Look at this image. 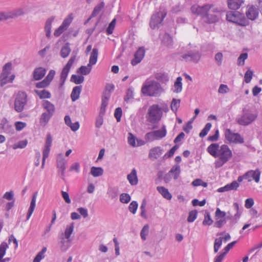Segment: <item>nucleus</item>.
I'll return each mask as SVG.
<instances>
[{
	"label": "nucleus",
	"instance_id": "obj_1",
	"mask_svg": "<svg viewBox=\"0 0 262 262\" xmlns=\"http://www.w3.org/2000/svg\"><path fill=\"white\" fill-rule=\"evenodd\" d=\"M233 209L235 211L234 215L232 214L231 210H229L227 213L225 211L221 210L219 208H217L215 212V220L214 227L221 228L226 223L227 220H230L232 223H235L240 218L242 213L243 208H239V205L237 203H234L232 206Z\"/></svg>",
	"mask_w": 262,
	"mask_h": 262
},
{
	"label": "nucleus",
	"instance_id": "obj_2",
	"mask_svg": "<svg viewBox=\"0 0 262 262\" xmlns=\"http://www.w3.org/2000/svg\"><path fill=\"white\" fill-rule=\"evenodd\" d=\"M163 92L159 83L150 79H146L141 88V93L145 96L158 97Z\"/></svg>",
	"mask_w": 262,
	"mask_h": 262
},
{
	"label": "nucleus",
	"instance_id": "obj_3",
	"mask_svg": "<svg viewBox=\"0 0 262 262\" xmlns=\"http://www.w3.org/2000/svg\"><path fill=\"white\" fill-rule=\"evenodd\" d=\"M74 223H71L66 226L63 231H61L58 234L60 248L62 251H66L70 247V244L72 241L71 235L74 232Z\"/></svg>",
	"mask_w": 262,
	"mask_h": 262
},
{
	"label": "nucleus",
	"instance_id": "obj_4",
	"mask_svg": "<svg viewBox=\"0 0 262 262\" xmlns=\"http://www.w3.org/2000/svg\"><path fill=\"white\" fill-rule=\"evenodd\" d=\"M232 156V151L227 145H221L216 156L219 159L214 163L215 167L218 168L222 167L231 159Z\"/></svg>",
	"mask_w": 262,
	"mask_h": 262
},
{
	"label": "nucleus",
	"instance_id": "obj_5",
	"mask_svg": "<svg viewBox=\"0 0 262 262\" xmlns=\"http://www.w3.org/2000/svg\"><path fill=\"white\" fill-rule=\"evenodd\" d=\"M258 117L256 111L246 110L243 114L236 118V122L241 125L247 126L254 122Z\"/></svg>",
	"mask_w": 262,
	"mask_h": 262
},
{
	"label": "nucleus",
	"instance_id": "obj_6",
	"mask_svg": "<svg viewBox=\"0 0 262 262\" xmlns=\"http://www.w3.org/2000/svg\"><path fill=\"white\" fill-rule=\"evenodd\" d=\"M12 64L6 63L3 67L2 72L0 75V85L4 86L7 84L12 83L15 78V75L11 72Z\"/></svg>",
	"mask_w": 262,
	"mask_h": 262
},
{
	"label": "nucleus",
	"instance_id": "obj_7",
	"mask_svg": "<svg viewBox=\"0 0 262 262\" xmlns=\"http://www.w3.org/2000/svg\"><path fill=\"white\" fill-rule=\"evenodd\" d=\"M162 114L161 108L158 104H153L149 107L146 118L147 121L154 124L161 120Z\"/></svg>",
	"mask_w": 262,
	"mask_h": 262
},
{
	"label": "nucleus",
	"instance_id": "obj_8",
	"mask_svg": "<svg viewBox=\"0 0 262 262\" xmlns=\"http://www.w3.org/2000/svg\"><path fill=\"white\" fill-rule=\"evenodd\" d=\"M167 130L166 126L163 125L161 128L147 133L145 135V139L148 142L159 140L166 136Z\"/></svg>",
	"mask_w": 262,
	"mask_h": 262
},
{
	"label": "nucleus",
	"instance_id": "obj_9",
	"mask_svg": "<svg viewBox=\"0 0 262 262\" xmlns=\"http://www.w3.org/2000/svg\"><path fill=\"white\" fill-rule=\"evenodd\" d=\"M225 139L229 143L242 144L244 142V138L238 133L233 132L231 129L227 128L224 131Z\"/></svg>",
	"mask_w": 262,
	"mask_h": 262
},
{
	"label": "nucleus",
	"instance_id": "obj_10",
	"mask_svg": "<svg viewBox=\"0 0 262 262\" xmlns=\"http://www.w3.org/2000/svg\"><path fill=\"white\" fill-rule=\"evenodd\" d=\"M27 94L23 92H19L16 95L14 100V109L19 113L23 111L27 103Z\"/></svg>",
	"mask_w": 262,
	"mask_h": 262
},
{
	"label": "nucleus",
	"instance_id": "obj_11",
	"mask_svg": "<svg viewBox=\"0 0 262 262\" xmlns=\"http://www.w3.org/2000/svg\"><path fill=\"white\" fill-rule=\"evenodd\" d=\"M166 15V12L164 10L154 14L150 21V27L153 29L158 28L161 25L163 19Z\"/></svg>",
	"mask_w": 262,
	"mask_h": 262
},
{
	"label": "nucleus",
	"instance_id": "obj_12",
	"mask_svg": "<svg viewBox=\"0 0 262 262\" xmlns=\"http://www.w3.org/2000/svg\"><path fill=\"white\" fill-rule=\"evenodd\" d=\"M244 16L237 11H229L226 14L227 20L244 26Z\"/></svg>",
	"mask_w": 262,
	"mask_h": 262
},
{
	"label": "nucleus",
	"instance_id": "obj_13",
	"mask_svg": "<svg viewBox=\"0 0 262 262\" xmlns=\"http://www.w3.org/2000/svg\"><path fill=\"white\" fill-rule=\"evenodd\" d=\"M72 20L73 17L71 15H68L63 20L62 24L55 30L54 35L56 37L59 36L64 31L67 30L68 28L71 24Z\"/></svg>",
	"mask_w": 262,
	"mask_h": 262
},
{
	"label": "nucleus",
	"instance_id": "obj_14",
	"mask_svg": "<svg viewBox=\"0 0 262 262\" xmlns=\"http://www.w3.org/2000/svg\"><path fill=\"white\" fill-rule=\"evenodd\" d=\"M201 57V54L198 50H192L182 55V58L187 61L198 62Z\"/></svg>",
	"mask_w": 262,
	"mask_h": 262
},
{
	"label": "nucleus",
	"instance_id": "obj_15",
	"mask_svg": "<svg viewBox=\"0 0 262 262\" xmlns=\"http://www.w3.org/2000/svg\"><path fill=\"white\" fill-rule=\"evenodd\" d=\"M211 12L215 14L208 13L205 18L206 21L209 24L218 21L221 17V12L217 8L213 7Z\"/></svg>",
	"mask_w": 262,
	"mask_h": 262
},
{
	"label": "nucleus",
	"instance_id": "obj_16",
	"mask_svg": "<svg viewBox=\"0 0 262 262\" xmlns=\"http://www.w3.org/2000/svg\"><path fill=\"white\" fill-rule=\"evenodd\" d=\"M52 137L50 133L47 134L44 147L42 150V159H46L49 155L52 144Z\"/></svg>",
	"mask_w": 262,
	"mask_h": 262
},
{
	"label": "nucleus",
	"instance_id": "obj_17",
	"mask_svg": "<svg viewBox=\"0 0 262 262\" xmlns=\"http://www.w3.org/2000/svg\"><path fill=\"white\" fill-rule=\"evenodd\" d=\"M67 161L64 159L62 154H59L56 157L57 168L59 169L62 177L64 176V171L66 169Z\"/></svg>",
	"mask_w": 262,
	"mask_h": 262
},
{
	"label": "nucleus",
	"instance_id": "obj_18",
	"mask_svg": "<svg viewBox=\"0 0 262 262\" xmlns=\"http://www.w3.org/2000/svg\"><path fill=\"white\" fill-rule=\"evenodd\" d=\"M246 180L248 182H251L254 180L256 183H258L260 180V171L259 169L250 170L245 173Z\"/></svg>",
	"mask_w": 262,
	"mask_h": 262
},
{
	"label": "nucleus",
	"instance_id": "obj_19",
	"mask_svg": "<svg viewBox=\"0 0 262 262\" xmlns=\"http://www.w3.org/2000/svg\"><path fill=\"white\" fill-rule=\"evenodd\" d=\"M163 149L160 146H156L151 148L148 154V158L152 161L158 159L163 154Z\"/></svg>",
	"mask_w": 262,
	"mask_h": 262
},
{
	"label": "nucleus",
	"instance_id": "obj_20",
	"mask_svg": "<svg viewBox=\"0 0 262 262\" xmlns=\"http://www.w3.org/2000/svg\"><path fill=\"white\" fill-rule=\"evenodd\" d=\"M75 60V56L71 57L70 58V59L69 60L67 64L63 68L61 73V75H60L61 80L66 81L67 77L68 75L71 66H72V64H73Z\"/></svg>",
	"mask_w": 262,
	"mask_h": 262
},
{
	"label": "nucleus",
	"instance_id": "obj_21",
	"mask_svg": "<svg viewBox=\"0 0 262 262\" xmlns=\"http://www.w3.org/2000/svg\"><path fill=\"white\" fill-rule=\"evenodd\" d=\"M145 52L143 47L139 48L135 53L134 59L132 60V65L135 66L140 63L144 57Z\"/></svg>",
	"mask_w": 262,
	"mask_h": 262
},
{
	"label": "nucleus",
	"instance_id": "obj_22",
	"mask_svg": "<svg viewBox=\"0 0 262 262\" xmlns=\"http://www.w3.org/2000/svg\"><path fill=\"white\" fill-rule=\"evenodd\" d=\"M246 14L247 17L249 19L254 20L258 15V10L256 7L253 5L248 6Z\"/></svg>",
	"mask_w": 262,
	"mask_h": 262
},
{
	"label": "nucleus",
	"instance_id": "obj_23",
	"mask_svg": "<svg viewBox=\"0 0 262 262\" xmlns=\"http://www.w3.org/2000/svg\"><path fill=\"white\" fill-rule=\"evenodd\" d=\"M37 192H36L33 193L32 195V198L30 203V206L28 209L27 215V220H28L31 216L32 215L34 210L36 206V200L37 198Z\"/></svg>",
	"mask_w": 262,
	"mask_h": 262
},
{
	"label": "nucleus",
	"instance_id": "obj_24",
	"mask_svg": "<svg viewBox=\"0 0 262 262\" xmlns=\"http://www.w3.org/2000/svg\"><path fill=\"white\" fill-rule=\"evenodd\" d=\"M127 179L131 185H136L138 183V179L136 170L134 168L127 176Z\"/></svg>",
	"mask_w": 262,
	"mask_h": 262
},
{
	"label": "nucleus",
	"instance_id": "obj_25",
	"mask_svg": "<svg viewBox=\"0 0 262 262\" xmlns=\"http://www.w3.org/2000/svg\"><path fill=\"white\" fill-rule=\"evenodd\" d=\"M46 70L45 68L39 67L36 68L33 72V78L36 80L41 79L46 74Z\"/></svg>",
	"mask_w": 262,
	"mask_h": 262
},
{
	"label": "nucleus",
	"instance_id": "obj_26",
	"mask_svg": "<svg viewBox=\"0 0 262 262\" xmlns=\"http://www.w3.org/2000/svg\"><path fill=\"white\" fill-rule=\"evenodd\" d=\"M162 45L167 48H171L173 45L172 37L168 34H164L162 39Z\"/></svg>",
	"mask_w": 262,
	"mask_h": 262
},
{
	"label": "nucleus",
	"instance_id": "obj_27",
	"mask_svg": "<svg viewBox=\"0 0 262 262\" xmlns=\"http://www.w3.org/2000/svg\"><path fill=\"white\" fill-rule=\"evenodd\" d=\"M181 172L180 166L179 165H176L172 166L168 175L171 176L174 180L178 179Z\"/></svg>",
	"mask_w": 262,
	"mask_h": 262
},
{
	"label": "nucleus",
	"instance_id": "obj_28",
	"mask_svg": "<svg viewBox=\"0 0 262 262\" xmlns=\"http://www.w3.org/2000/svg\"><path fill=\"white\" fill-rule=\"evenodd\" d=\"M220 146L217 143H212L207 147V151L213 157L216 158Z\"/></svg>",
	"mask_w": 262,
	"mask_h": 262
},
{
	"label": "nucleus",
	"instance_id": "obj_29",
	"mask_svg": "<svg viewBox=\"0 0 262 262\" xmlns=\"http://www.w3.org/2000/svg\"><path fill=\"white\" fill-rule=\"evenodd\" d=\"M244 0H228V6L229 9L236 10L239 8Z\"/></svg>",
	"mask_w": 262,
	"mask_h": 262
},
{
	"label": "nucleus",
	"instance_id": "obj_30",
	"mask_svg": "<svg viewBox=\"0 0 262 262\" xmlns=\"http://www.w3.org/2000/svg\"><path fill=\"white\" fill-rule=\"evenodd\" d=\"M42 106L47 111L46 113L53 115L55 111V107L52 103L48 100H44L42 101Z\"/></svg>",
	"mask_w": 262,
	"mask_h": 262
},
{
	"label": "nucleus",
	"instance_id": "obj_31",
	"mask_svg": "<svg viewBox=\"0 0 262 262\" xmlns=\"http://www.w3.org/2000/svg\"><path fill=\"white\" fill-rule=\"evenodd\" d=\"M157 189L158 192L162 195V196L167 199L170 200L172 198L171 193L169 192L168 190L163 186H158Z\"/></svg>",
	"mask_w": 262,
	"mask_h": 262
},
{
	"label": "nucleus",
	"instance_id": "obj_32",
	"mask_svg": "<svg viewBox=\"0 0 262 262\" xmlns=\"http://www.w3.org/2000/svg\"><path fill=\"white\" fill-rule=\"evenodd\" d=\"M82 86H76L74 87L71 94V97L73 101H75L79 98L81 91Z\"/></svg>",
	"mask_w": 262,
	"mask_h": 262
},
{
	"label": "nucleus",
	"instance_id": "obj_33",
	"mask_svg": "<svg viewBox=\"0 0 262 262\" xmlns=\"http://www.w3.org/2000/svg\"><path fill=\"white\" fill-rule=\"evenodd\" d=\"M98 56V50L97 48H94L91 53L89 64L93 66L95 64L97 61Z\"/></svg>",
	"mask_w": 262,
	"mask_h": 262
},
{
	"label": "nucleus",
	"instance_id": "obj_34",
	"mask_svg": "<svg viewBox=\"0 0 262 262\" xmlns=\"http://www.w3.org/2000/svg\"><path fill=\"white\" fill-rule=\"evenodd\" d=\"M92 66L89 63L86 66H81L77 70V73L84 75H88L92 70Z\"/></svg>",
	"mask_w": 262,
	"mask_h": 262
},
{
	"label": "nucleus",
	"instance_id": "obj_35",
	"mask_svg": "<svg viewBox=\"0 0 262 262\" xmlns=\"http://www.w3.org/2000/svg\"><path fill=\"white\" fill-rule=\"evenodd\" d=\"M71 49L69 44L67 43L62 47L60 52V55L62 58H65L69 55Z\"/></svg>",
	"mask_w": 262,
	"mask_h": 262
},
{
	"label": "nucleus",
	"instance_id": "obj_36",
	"mask_svg": "<svg viewBox=\"0 0 262 262\" xmlns=\"http://www.w3.org/2000/svg\"><path fill=\"white\" fill-rule=\"evenodd\" d=\"M52 116V115H51V114H50L47 113H42L40 116L39 120V122L40 124L43 126H46V124L48 123L49 121L50 120Z\"/></svg>",
	"mask_w": 262,
	"mask_h": 262
},
{
	"label": "nucleus",
	"instance_id": "obj_37",
	"mask_svg": "<svg viewBox=\"0 0 262 262\" xmlns=\"http://www.w3.org/2000/svg\"><path fill=\"white\" fill-rule=\"evenodd\" d=\"M9 246L6 242H3L0 245V262H6V259H3V257L6 254V251Z\"/></svg>",
	"mask_w": 262,
	"mask_h": 262
},
{
	"label": "nucleus",
	"instance_id": "obj_38",
	"mask_svg": "<svg viewBox=\"0 0 262 262\" xmlns=\"http://www.w3.org/2000/svg\"><path fill=\"white\" fill-rule=\"evenodd\" d=\"M213 7L212 5L206 4L203 6H200L201 13L200 15L203 18H205L208 14L209 11Z\"/></svg>",
	"mask_w": 262,
	"mask_h": 262
},
{
	"label": "nucleus",
	"instance_id": "obj_39",
	"mask_svg": "<svg viewBox=\"0 0 262 262\" xmlns=\"http://www.w3.org/2000/svg\"><path fill=\"white\" fill-rule=\"evenodd\" d=\"M182 78L181 77H178L174 84L173 92L179 93L182 91Z\"/></svg>",
	"mask_w": 262,
	"mask_h": 262
},
{
	"label": "nucleus",
	"instance_id": "obj_40",
	"mask_svg": "<svg viewBox=\"0 0 262 262\" xmlns=\"http://www.w3.org/2000/svg\"><path fill=\"white\" fill-rule=\"evenodd\" d=\"M103 173L102 168L93 166L91 168V174L94 177L101 176Z\"/></svg>",
	"mask_w": 262,
	"mask_h": 262
},
{
	"label": "nucleus",
	"instance_id": "obj_41",
	"mask_svg": "<svg viewBox=\"0 0 262 262\" xmlns=\"http://www.w3.org/2000/svg\"><path fill=\"white\" fill-rule=\"evenodd\" d=\"M34 92L40 99L50 98L51 96L50 93L45 90H35Z\"/></svg>",
	"mask_w": 262,
	"mask_h": 262
},
{
	"label": "nucleus",
	"instance_id": "obj_42",
	"mask_svg": "<svg viewBox=\"0 0 262 262\" xmlns=\"http://www.w3.org/2000/svg\"><path fill=\"white\" fill-rule=\"evenodd\" d=\"M84 80V77L82 75H72L71 81L76 84L82 83Z\"/></svg>",
	"mask_w": 262,
	"mask_h": 262
},
{
	"label": "nucleus",
	"instance_id": "obj_43",
	"mask_svg": "<svg viewBox=\"0 0 262 262\" xmlns=\"http://www.w3.org/2000/svg\"><path fill=\"white\" fill-rule=\"evenodd\" d=\"M47 251V248L44 247L38 253L34 258L33 262H40L45 257V253Z\"/></svg>",
	"mask_w": 262,
	"mask_h": 262
},
{
	"label": "nucleus",
	"instance_id": "obj_44",
	"mask_svg": "<svg viewBox=\"0 0 262 262\" xmlns=\"http://www.w3.org/2000/svg\"><path fill=\"white\" fill-rule=\"evenodd\" d=\"M213 221L211 217V215L208 212H206L204 215V219L203 221V225L210 226L213 223Z\"/></svg>",
	"mask_w": 262,
	"mask_h": 262
},
{
	"label": "nucleus",
	"instance_id": "obj_45",
	"mask_svg": "<svg viewBox=\"0 0 262 262\" xmlns=\"http://www.w3.org/2000/svg\"><path fill=\"white\" fill-rule=\"evenodd\" d=\"M134 98V91L133 89L132 88H129L127 89L126 95L124 97V100L127 102L129 103L130 102V99H133Z\"/></svg>",
	"mask_w": 262,
	"mask_h": 262
},
{
	"label": "nucleus",
	"instance_id": "obj_46",
	"mask_svg": "<svg viewBox=\"0 0 262 262\" xmlns=\"http://www.w3.org/2000/svg\"><path fill=\"white\" fill-rule=\"evenodd\" d=\"M212 126V124L210 123H207L205 126L204 128L201 130L199 134V136L201 138H203L207 135L208 132L210 130Z\"/></svg>",
	"mask_w": 262,
	"mask_h": 262
},
{
	"label": "nucleus",
	"instance_id": "obj_47",
	"mask_svg": "<svg viewBox=\"0 0 262 262\" xmlns=\"http://www.w3.org/2000/svg\"><path fill=\"white\" fill-rule=\"evenodd\" d=\"M149 232V226L148 225H145L142 228L140 236L141 238L143 241H145L146 239V236L148 234Z\"/></svg>",
	"mask_w": 262,
	"mask_h": 262
},
{
	"label": "nucleus",
	"instance_id": "obj_48",
	"mask_svg": "<svg viewBox=\"0 0 262 262\" xmlns=\"http://www.w3.org/2000/svg\"><path fill=\"white\" fill-rule=\"evenodd\" d=\"M137 140L136 138L133 134L129 133L128 134V137H127V141L128 144L133 146V147H136V141Z\"/></svg>",
	"mask_w": 262,
	"mask_h": 262
},
{
	"label": "nucleus",
	"instance_id": "obj_49",
	"mask_svg": "<svg viewBox=\"0 0 262 262\" xmlns=\"http://www.w3.org/2000/svg\"><path fill=\"white\" fill-rule=\"evenodd\" d=\"M180 100L173 99L171 103V109L174 112H176L180 106Z\"/></svg>",
	"mask_w": 262,
	"mask_h": 262
},
{
	"label": "nucleus",
	"instance_id": "obj_50",
	"mask_svg": "<svg viewBox=\"0 0 262 262\" xmlns=\"http://www.w3.org/2000/svg\"><path fill=\"white\" fill-rule=\"evenodd\" d=\"M110 97V93H105L103 94L102 98V102L101 106L102 107H105L108 104V100Z\"/></svg>",
	"mask_w": 262,
	"mask_h": 262
},
{
	"label": "nucleus",
	"instance_id": "obj_51",
	"mask_svg": "<svg viewBox=\"0 0 262 262\" xmlns=\"http://www.w3.org/2000/svg\"><path fill=\"white\" fill-rule=\"evenodd\" d=\"M138 207V204L136 201H132L128 207V209L130 212L135 214L136 213Z\"/></svg>",
	"mask_w": 262,
	"mask_h": 262
},
{
	"label": "nucleus",
	"instance_id": "obj_52",
	"mask_svg": "<svg viewBox=\"0 0 262 262\" xmlns=\"http://www.w3.org/2000/svg\"><path fill=\"white\" fill-rule=\"evenodd\" d=\"M156 78L157 80L163 83H166L169 80V77L166 74H158L156 75Z\"/></svg>",
	"mask_w": 262,
	"mask_h": 262
},
{
	"label": "nucleus",
	"instance_id": "obj_53",
	"mask_svg": "<svg viewBox=\"0 0 262 262\" xmlns=\"http://www.w3.org/2000/svg\"><path fill=\"white\" fill-rule=\"evenodd\" d=\"M104 6V4L103 2L101 3L98 5H97L94 9L93 13L92 14V16L95 17L97 15H98L99 13V12L101 11V10L103 9Z\"/></svg>",
	"mask_w": 262,
	"mask_h": 262
},
{
	"label": "nucleus",
	"instance_id": "obj_54",
	"mask_svg": "<svg viewBox=\"0 0 262 262\" xmlns=\"http://www.w3.org/2000/svg\"><path fill=\"white\" fill-rule=\"evenodd\" d=\"M248 58V54L246 53H242L237 59V64L239 66H244L245 60Z\"/></svg>",
	"mask_w": 262,
	"mask_h": 262
},
{
	"label": "nucleus",
	"instance_id": "obj_55",
	"mask_svg": "<svg viewBox=\"0 0 262 262\" xmlns=\"http://www.w3.org/2000/svg\"><path fill=\"white\" fill-rule=\"evenodd\" d=\"M253 74V72L252 71L250 70V69L247 70L244 76L245 81L246 83H248L251 81L252 78Z\"/></svg>",
	"mask_w": 262,
	"mask_h": 262
},
{
	"label": "nucleus",
	"instance_id": "obj_56",
	"mask_svg": "<svg viewBox=\"0 0 262 262\" xmlns=\"http://www.w3.org/2000/svg\"><path fill=\"white\" fill-rule=\"evenodd\" d=\"M131 198L127 193H122L120 196V201L122 203L127 204L130 201Z\"/></svg>",
	"mask_w": 262,
	"mask_h": 262
},
{
	"label": "nucleus",
	"instance_id": "obj_57",
	"mask_svg": "<svg viewBox=\"0 0 262 262\" xmlns=\"http://www.w3.org/2000/svg\"><path fill=\"white\" fill-rule=\"evenodd\" d=\"M54 19V17L52 16L49 18L46 22L45 26V31H51L52 24Z\"/></svg>",
	"mask_w": 262,
	"mask_h": 262
},
{
	"label": "nucleus",
	"instance_id": "obj_58",
	"mask_svg": "<svg viewBox=\"0 0 262 262\" xmlns=\"http://www.w3.org/2000/svg\"><path fill=\"white\" fill-rule=\"evenodd\" d=\"M222 244V238L220 237L218 238H216L214 241V251L215 253H216L219 250L220 247L221 246Z\"/></svg>",
	"mask_w": 262,
	"mask_h": 262
},
{
	"label": "nucleus",
	"instance_id": "obj_59",
	"mask_svg": "<svg viewBox=\"0 0 262 262\" xmlns=\"http://www.w3.org/2000/svg\"><path fill=\"white\" fill-rule=\"evenodd\" d=\"M197 213L196 210H192L189 212L187 221L190 223L193 222L197 217Z\"/></svg>",
	"mask_w": 262,
	"mask_h": 262
},
{
	"label": "nucleus",
	"instance_id": "obj_60",
	"mask_svg": "<svg viewBox=\"0 0 262 262\" xmlns=\"http://www.w3.org/2000/svg\"><path fill=\"white\" fill-rule=\"evenodd\" d=\"M192 185L193 186H202L204 187H206L207 186V183L206 182H203L201 179H196L194 180L192 182Z\"/></svg>",
	"mask_w": 262,
	"mask_h": 262
},
{
	"label": "nucleus",
	"instance_id": "obj_61",
	"mask_svg": "<svg viewBox=\"0 0 262 262\" xmlns=\"http://www.w3.org/2000/svg\"><path fill=\"white\" fill-rule=\"evenodd\" d=\"M239 184L238 183V182L234 181H233L232 183L226 185V188H227L228 191L236 190Z\"/></svg>",
	"mask_w": 262,
	"mask_h": 262
},
{
	"label": "nucleus",
	"instance_id": "obj_62",
	"mask_svg": "<svg viewBox=\"0 0 262 262\" xmlns=\"http://www.w3.org/2000/svg\"><path fill=\"white\" fill-rule=\"evenodd\" d=\"M25 13L24 9L18 8L12 11V15L13 17H17L24 15Z\"/></svg>",
	"mask_w": 262,
	"mask_h": 262
},
{
	"label": "nucleus",
	"instance_id": "obj_63",
	"mask_svg": "<svg viewBox=\"0 0 262 262\" xmlns=\"http://www.w3.org/2000/svg\"><path fill=\"white\" fill-rule=\"evenodd\" d=\"M27 143L28 142L26 140L20 141L14 145L13 149H15L16 148H24L26 146Z\"/></svg>",
	"mask_w": 262,
	"mask_h": 262
},
{
	"label": "nucleus",
	"instance_id": "obj_64",
	"mask_svg": "<svg viewBox=\"0 0 262 262\" xmlns=\"http://www.w3.org/2000/svg\"><path fill=\"white\" fill-rule=\"evenodd\" d=\"M55 74V72L54 70H51L48 73L47 77L45 78L46 81L49 84L51 81L52 80L54 75Z\"/></svg>",
	"mask_w": 262,
	"mask_h": 262
}]
</instances>
